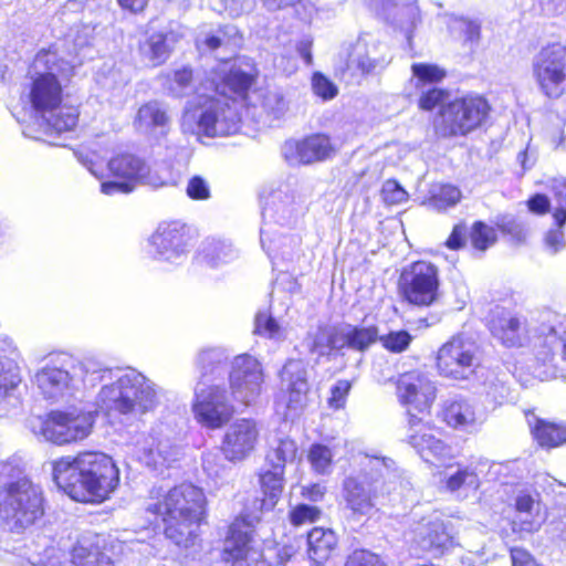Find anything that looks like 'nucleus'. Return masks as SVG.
<instances>
[{"mask_svg": "<svg viewBox=\"0 0 566 566\" xmlns=\"http://www.w3.org/2000/svg\"><path fill=\"white\" fill-rule=\"evenodd\" d=\"M223 63L212 78L211 94H200L191 102L182 116V129L208 137L228 136L239 129L240 108L253 81V67Z\"/></svg>", "mask_w": 566, "mask_h": 566, "instance_id": "f257e3e1", "label": "nucleus"}, {"mask_svg": "<svg viewBox=\"0 0 566 566\" xmlns=\"http://www.w3.org/2000/svg\"><path fill=\"white\" fill-rule=\"evenodd\" d=\"M80 368L86 386L103 384L96 406L108 416H142L158 402L156 385L136 369L113 370L92 359L82 361Z\"/></svg>", "mask_w": 566, "mask_h": 566, "instance_id": "f03ea898", "label": "nucleus"}, {"mask_svg": "<svg viewBox=\"0 0 566 566\" xmlns=\"http://www.w3.org/2000/svg\"><path fill=\"white\" fill-rule=\"evenodd\" d=\"M73 69L51 50L40 51L29 69V99L46 133L70 132L77 125V108L62 105V80L70 77Z\"/></svg>", "mask_w": 566, "mask_h": 566, "instance_id": "7ed1b4c3", "label": "nucleus"}, {"mask_svg": "<svg viewBox=\"0 0 566 566\" xmlns=\"http://www.w3.org/2000/svg\"><path fill=\"white\" fill-rule=\"evenodd\" d=\"M53 479L73 500L103 502L119 483V470L103 452H80L53 462Z\"/></svg>", "mask_w": 566, "mask_h": 566, "instance_id": "20e7f679", "label": "nucleus"}, {"mask_svg": "<svg viewBox=\"0 0 566 566\" xmlns=\"http://www.w3.org/2000/svg\"><path fill=\"white\" fill-rule=\"evenodd\" d=\"M205 504L201 489L182 483L163 493L151 490L146 512L159 517L167 538L181 547L195 545Z\"/></svg>", "mask_w": 566, "mask_h": 566, "instance_id": "39448f33", "label": "nucleus"}, {"mask_svg": "<svg viewBox=\"0 0 566 566\" xmlns=\"http://www.w3.org/2000/svg\"><path fill=\"white\" fill-rule=\"evenodd\" d=\"M360 465L363 473L347 476L343 481L342 495L345 506L354 516H365L374 510L379 479L394 470L395 461L381 455L366 454Z\"/></svg>", "mask_w": 566, "mask_h": 566, "instance_id": "423d86ee", "label": "nucleus"}, {"mask_svg": "<svg viewBox=\"0 0 566 566\" xmlns=\"http://www.w3.org/2000/svg\"><path fill=\"white\" fill-rule=\"evenodd\" d=\"M153 545L144 542L105 544L99 537L80 539L72 548L74 566H132L142 556L153 555Z\"/></svg>", "mask_w": 566, "mask_h": 566, "instance_id": "0eeeda50", "label": "nucleus"}, {"mask_svg": "<svg viewBox=\"0 0 566 566\" xmlns=\"http://www.w3.org/2000/svg\"><path fill=\"white\" fill-rule=\"evenodd\" d=\"M94 416L92 412L71 410L51 411L45 418H36L31 428L36 437L57 444H71L84 440L92 432Z\"/></svg>", "mask_w": 566, "mask_h": 566, "instance_id": "6e6552de", "label": "nucleus"}, {"mask_svg": "<svg viewBox=\"0 0 566 566\" xmlns=\"http://www.w3.org/2000/svg\"><path fill=\"white\" fill-rule=\"evenodd\" d=\"M0 514L10 527L32 525L43 515L41 490L27 479L9 484L0 496Z\"/></svg>", "mask_w": 566, "mask_h": 566, "instance_id": "1a4fd4ad", "label": "nucleus"}, {"mask_svg": "<svg viewBox=\"0 0 566 566\" xmlns=\"http://www.w3.org/2000/svg\"><path fill=\"white\" fill-rule=\"evenodd\" d=\"M108 171L114 178L122 181H103L101 191L104 195L129 193L136 185H146L154 188L166 185V178L158 171L151 170L148 164L140 157L123 153L112 157L107 164Z\"/></svg>", "mask_w": 566, "mask_h": 566, "instance_id": "9d476101", "label": "nucleus"}, {"mask_svg": "<svg viewBox=\"0 0 566 566\" xmlns=\"http://www.w3.org/2000/svg\"><path fill=\"white\" fill-rule=\"evenodd\" d=\"M490 111L488 102L478 95H467L448 103L440 111L434 127L442 137L464 136L476 129Z\"/></svg>", "mask_w": 566, "mask_h": 566, "instance_id": "9b49d317", "label": "nucleus"}, {"mask_svg": "<svg viewBox=\"0 0 566 566\" xmlns=\"http://www.w3.org/2000/svg\"><path fill=\"white\" fill-rule=\"evenodd\" d=\"M479 366V347L463 334L452 336L441 345L436 355L437 370L444 378L467 380Z\"/></svg>", "mask_w": 566, "mask_h": 566, "instance_id": "f8f14e48", "label": "nucleus"}, {"mask_svg": "<svg viewBox=\"0 0 566 566\" xmlns=\"http://www.w3.org/2000/svg\"><path fill=\"white\" fill-rule=\"evenodd\" d=\"M399 291L412 305L428 307L440 297V279L438 268L427 261L413 262L399 277Z\"/></svg>", "mask_w": 566, "mask_h": 566, "instance_id": "ddd939ff", "label": "nucleus"}, {"mask_svg": "<svg viewBox=\"0 0 566 566\" xmlns=\"http://www.w3.org/2000/svg\"><path fill=\"white\" fill-rule=\"evenodd\" d=\"M533 76L548 97H559L566 88V46L553 43L533 59Z\"/></svg>", "mask_w": 566, "mask_h": 566, "instance_id": "4468645a", "label": "nucleus"}, {"mask_svg": "<svg viewBox=\"0 0 566 566\" xmlns=\"http://www.w3.org/2000/svg\"><path fill=\"white\" fill-rule=\"evenodd\" d=\"M258 517L242 516L229 527L224 541L223 559L231 566H260L263 555L253 538L254 524Z\"/></svg>", "mask_w": 566, "mask_h": 566, "instance_id": "2eb2a0df", "label": "nucleus"}, {"mask_svg": "<svg viewBox=\"0 0 566 566\" xmlns=\"http://www.w3.org/2000/svg\"><path fill=\"white\" fill-rule=\"evenodd\" d=\"M281 379L284 391L277 397L275 408L285 419L293 420L306 406L308 384L306 365L301 359H290L283 366Z\"/></svg>", "mask_w": 566, "mask_h": 566, "instance_id": "dca6fc26", "label": "nucleus"}, {"mask_svg": "<svg viewBox=\"0 0 566 566\" xmlns=\"http://www.w3.org/2000/svg\"><path fill=\"white\" fill-rule=\"evenodd\" d=\"M229 380L231 395L237 402L244 407L255 403L264 382L261 363L247 354L237 356L232 361Z\"/></svg>", "mask_w": 566, "mask_h": 566, "instance_id": "f3484780", "label": "nucleus"}, {"mask_svg": "<svg viewBox=\"0 0 566 566\" xmlns=\"http://www.w3.org/2000/svg\"><path fill=\"white\" fill-rule=\"evenodd\" d=\"M305 196L297 185L286 184L272 190L262 209L264 226H290L302 213Z\"/></svg>", "mask_w": 566, "mask_h": 566, "instance_id": "a211bd4d", "label": "nucleus"}, {"mask_svg": "<svg viewBox=\"0 0 566 566\" xmlns=\"http://www.w3.org/2000/svg\"><path fill=\"white\" fill-rule=\"evenodd\" d=\"M507 469L509 463L490 462L488 459L480 458L468 465L459 464L455 470L448 467L441 484L451 493L462 489L478 490L481 485V476L499 480Z\"/></svg>", "mask_w": 566, "mask_h": 566, "instance_id": "6ab92c4d", "label": "nucleus"}, {"mask_svg": "<svg viewBox=\"0 0 566 566\" xmlns=\"http://www.w3.org/2000/svg\"><path fill=\"white\" fill-rule=\"evenodd\" d=\"M437 388L434 382L419 371L401 375L397 380V396L401 405L407 407L409 418L429 412L436 399Z\"/></svg>", "mask_w": 566, "mask_h": 566, "instance_id": "aec40b11", "label": "nucleus"}, {"mask_svg": "<svg viewBox=\"0 0 566 566\" xmlns=\"http://www.w3.org/2000/svg\"><path fill=\"white\" fill-rule=\"evenodd\" d=\"M193 412L202 426L217 429L229 421L233 415V408L227 400L224 389L214 386L197 387Z\"/></svg>", "mask_w": 566, "mask_h": 566, "instance_id": "412c9836", "label": "nucleus"}, {"mask_svg": "<svg viewBox=\"0 0 566 566\" xmlns=\"http://www.w3.org/2000/svg\"><path fill=\"white\" fill-rule=\"evenodd\" d=\"M408 535L422 552H429L434 556L443 554L454 544L449 526L436 513L422 517Z\"/></svg>", "mask_w": 566, "mask_h": 566, "instance_id": "4be33fe9", "label": "nucleus"}, {"mask_svg": "<svg viewBox=\"0 0 566 566\" xmlns=\"http://www.w3.org/2000/svg\"><path fill=\"white\" fill-rule=\"evenodd\" d=\"M189 241L185 224L178 221L160 223L149 238V253L157 259L175 262L187 254Z\"/></svg>", "mask_w": 566, "mask_h": 566, "instance_id": "5701e85b", "label": "nucleus"}, {"mask_svg": "<svg viewBox=\"0 0 566 566\" xmlns=\"http://www.w3.org/2000/svg\"><path fill=\"white\" fill-rule=\"evenodd\" d=\"M407 442L427 462H444L453 458L452 448L437 438L423 417L411 416L408 421Z\"/></svg>", "mask_w": 566, "mask_h": 566, "instance_id": "b1692460", "label": "nucleus"}, {"mask_svg": "<svg viewBox=\"0 0 566 566\" xmlns=\"http://www.w3.org/2000/svg\"><path fill=\"white\" fill-rule=\"evenodd\" d=\"M259 438V429L252 420L241 419L227 429L221 452L230 462L244 460L254 449Z\"/></svg>", "mask_w": 566, "mask_h": 566, "instance_id": "393cba45", "label": "nucleus"}, {"mask_svg": "<svg viewBox=\"0 0 566 566\" xmlns=\"http://www.w3.org/2000/svg\"><path fill=\"white\" fill-rule=\"evenodd\" d=\"M490 331L505 347H523L530 343L526 319L506 308L493 312Z\"/></svg>", "mask_w": 566, "mask_h": 566, "instance_id": "a878e982", "label": "nucleus"}, {"mask_svg": "<svg viewBox=\"0 0 566 566\" xmlns=\"http://www.w3.org/2000/svg\"><path fill=\"white\" fill-rule=\"evenodd\" d=\"M514 514L511 525L514 533L532 534L542 527L546 520L542 502L537 493L520 491L514 497Z\"/></svg>", "mask_w": 566, "mask_h": 566, "instance_id": "bb28decb", "label": "nucleus"}, {"mask_svg": "<svg viewBox=\"0 0 566 566\" xmlns=\"http://www.w3.org/2000/svg\"><path fill=\"white\" fill-rule=\"evenodd\" d=\"M138 459L147 467L159 469L168 467L178 459L179 449L168 439L140 433L134 438Z\"/></svg>", "mask_w": 566, "mask_h": 566, "instance_id": "cd10ccee", "label": "nucleus"}, {"mask_svg": "<svg viewBox=\"0 0 566 566\" xmlns=\"http://www.w3.org/2000/svg\"><path fill=\"white\" fill-rule=\"evenodd\" d=\"M334 151L329 138L323 134L312 135L300 142H287L284 146V156L292 165L324 160Z\"/></svg>", "mask_w": 566, "mask_h": 566, "instance_id": "c85d7f7f", "label": "nucleus"}, {"mask_svg": "<svg viewBox=\"0 0 566 566\" xmlns=\"http://www.w3.org/2000/svg\"><path fill=\"white\" fill-rule=\"evenodd\" d=\"M34 384L48 399H59L70 394L74 387L70 371L56 365L48 364L34 376Z\"/></svg>", "mask_w": 566, "mask_h": 566, "instance_id": "c756f323", "label": "nucleus"}, {"mask_svg": "<svg viewBox=\"0 0 566 566\" xmlns=\"http://www.w3.org/2000/svg\"><path fill=\"white\" fill-rule=\"evenodd\" d=\"M178 41V35L171 30L154 31L146 34L139 44L142 57L150 65L163 64L169 56L172 45Z\"/></svg>", "mask_w": 566, "mask_h": 566, "instance_id": "7c9ffc66", "label": "nucleus"}, {"mask_svg": "<svg viewBox=\"0 0 566 566\" xmlns=\"http://www.w3.org/2000/svg\"><path fill=\"white\" fill-rule=\"evenodd\" d=\"M25 558L32 566H74L71 552L66 553L49 545V539L45 537L28 545Z\"/></svg>", "mask_w": 566, "mask_h": 566, "instance_id": "2f4dec72", "label": "nucleus"}, {"mask_svg": "<svg viewBox=\"0 0 566 566\" xmlns=\"http://www.w3.org/2000/svg\"><path fill=\"white\" fill-rule=\"evenodd\" d=\"M525 418L539 447L553 449L566 442V426L537 418L533 412H525Z\"/></svg>", "mask_w": 566, "mask_h": 566, "instance_id": "473e14b6", "label": "nucleus"}, {"mask_svg": "<svg viewBox=\"0 0 566 566\" xmlns=\"http://www.w3.org/2000/svg\"><path fill=\"white\" fill-rule=\"evenodd\" d=\"M260 240L271 260L276 258L290 260L294 250L300 245V239L277 233L271 226L261 228Z\"/></svg>", "mask_w": 566, "mask_h": 566, "instance_id": "72a5a7b5", "label": "nucleus"}, {"mask_svg": "<svg viewBox=\"0 0 566 566\" xmlns=\"http://www.w3.org/2000/svg\"><path fill=\"white\" fill-rule=\"evenodd\" d=\"M442 418L449 427L457 430H471L479 423L473 406L464 399L446 401Z\"/></svg>", "mask_w": 566, "mask_h": 566, "instance_id": "f704fd0d", "label": "nucleus"}, {"mask_svg": "<svg viewBox=\"0 0 566 566\" xmlns=\"http://www.w3.org/2000/svg\"><path fill=\"white\" fill-rule=\"evenodd\" d=\"M379 338V329L376 325L339 327V342L342 349L348 348L356 352H365Z\"/></svg>", "mask_w": 566, "mask_h": 566, "instance_id": "c9c22d12", "label": "nucleus"}, {"mask_svg": "<svg viewBox=\"0 0 566 566\" xmlns=\"http://www.w3.org/2000/svg\"><path fill=\"white\" fill-rule=\"evenodd\" d=\"M168 123L166 108L156 101L140 106L134 120L135 128L144 134H155L157 129L163 132Z\"/></svg>", "mask_w": 566, "mask_h": 566, "instance_id": "e433bc0d", "label": "nucleus"}, {"mask_svg": "<svg viewBox=\"0 0 566 566\" xmlns=\"http://www.w3.org/2000/svg\"><path fill=\"white\" fill-rule=\"evenodd\" d=\"M199 256L207 265L218 268L235 260L238 251L228 240L208 238L201 244Z\"/></svg>", "mask_w": 566, "mask_h": 566, "instance_id": "4c0bfd02", "label": "nucleus"}, {"mask_svg": "<svg viewBox=\"0 0 566 566\" xmlns=\"http://www.w3.org/2000/svg\"><path fill=\"white\" fill-rule=\"evenodd\" d=\"M297 447L287 436L275 434L269 441V450L265 455L266 467L285 470V465L296 458Z\"/></svg>", "mask_w": 566, "mask_h": 566, "instance_id": "58836bf2", "label": "nucleus"}, {"mask_svg": "<svg viewBox=\"0 0 566 566\" xmlns=\"http://www.w3.org/2000/svg\"><path fill=\"white\" fill-rule=\"evenodd\" d=\"M308 555L316 563H324L336 548L337 538L332 530L313 528L307 535Z\"/></svg>", "mask_w": 566, "mask_h": 566, "instance_id": "ea45409f", "label": "nucleus"}, {"mask_svg": "<svg viewBox=\"0 0 566 566\" xmlns=\"http://www.w3.org/2000/svg\"><path fill=\"white\" fill-rule=\"evenodd\" d=\"M306 346L311 353L319 356L327 355L331 350H340L339 327L321 326L308 333Z\"/></svg>", "mask_w": 566, "mask_h": 566, "instance_id": "a19ab883", "label": "nucleus"}, {"mask_svg": "<svg viewBox=\"0 0 566 566\" xmlns=\"http://www.w3.org/2000/svg\"><path fill=\"white\" fill-rule=\"evenodd\" d=\"M284 471L270 468L260 474V484L263 494L266 499L263 500L262 505L271 509L279 500L284 488Z\"/></svg>", "mask_w": 566, "mask_h": 566, "instance_id": "79ce46f5", "label": "nucleus"}, {"mask_svg": "<svg viewBox=\"0 0 566 566\" xmlns=\"http://www.w3.org/2000/svg\"><path fill=\"white\" fill-rule=\"evenodd\" d=\"M261 107L270 122L282 118L287 109L286 101L281 90H269L262 95Z\"/></svg>", "mask_w": 566, "mask_h": 566, "instance_id": "37998d69", "label": "nucleus"}, {"mask_svg": "<svg viewBox=\"0 0 566 566\" xmlns=\"http://www.w3.org/2000/svg\"><path fill=\"white\" fill-rule=\"evenodd\" d=\"M549 189L555 205L553 211L555 224L563 227L566 223V179H553Z\"/></svg>", "mask_w": 566, "mask_h": 566, "instance_id": "c03bdc74", "label": "nucleus"}, {"mask_svg": "<svg viewBox=\"0 0 566 566\" xmlns=\"http://www.w3.org/2000/svg\"><path fill=\"white\" fill-rule=\"evenodd\" d=\"M461 199V191L452 185H442L437 191L432 192L429 199V206L442 211L454 207Z\"/></svg>", "mask_w": 566, "mask_h": 566, "instance_id": "a18cd8bd", "label": "nucleus"}, {"mask_svg": "<svg viewBox=\"0 0 566 566\" xmlns=\"http://www.w3.org/2000/svg\"><path fill=\"white\" fill-rule=\"evenodd\" d=\"M470 241L475 250L483 252L495 243L496 231L493 227H490L482 221H476L472 226Z\"/></svg>", "mask_w": 566, "mask_h": 566, "instance_id": "49530a36", "label": "nucleus"}, {"mask_svg": "<svg viewBox=\"0 0 566 566\" xmlns=\"http://www.w3.org/2000/svg\"><path fill=\"white\" fill-rule=\"evenodd\" d=\"M332 450L323 444H313L308 452V460L313 470L318 474H328L333 463Z\"/></svg>", "mask_w": 566, "mask_h": 566, "instance_id": "de8ad7c7", "label": "nucleus"}, {"mask_svg": "<svg viewBox=\"0 0 566 566\" xmlns=\"http://www.w3.org/2000/svg\"><path fill=\"white\" fill-rule=\"evenodd\" d=\"M237 34L234 27H226L219 30L218 34L207 35L203 40H197V46L200 49L205 45L208 50H216L221 46H237L240 42V38H233Z\"/></svg>", "mask_w": 566, "mask_h": 566, "instance_id": "09e8293b", "label": "nucleus"}, {"mask_svg": "<svg viewBox=\"0 0 566 566\" xmlns=\"http://www.w3.org/2000/svg\"><path fill=\"white\" fill-rule=\"evenodd\" d=\"M21 382L19 367L11 360L0 359V400Z\"/></svg>", "mask_w": 566, "mask_h": 566, "instance_id": "8fccbe9b", "label": "nucleus"}, {"mask_svg": "<svg viewBox=\"0 0 566 566\" xmlns=\"http://www.w3.org/2000/svg\"><path fill=\"white\" fill-rule=\"evenodd\" d=\"M254 332L271 339H281L284 337L283 328L270 314L265 312L256 314Z\"/></svg>", "mask_w": 566, "mask_h": 566, "instance_id": "3c124183", "label": "nucleus"}, {"mask_svg": "<svg viewBox=\"0 0 566 566\" xmlns=\"http://www.w3.org/2000/svg\"><path fill=\"white\" fill-rule=\"evenodd\" d=\"M411 71L417 78V86L427 83H438L446 76L444 70L436 64L415 63L411 66Z\"/></svg>", "mask_w": 566, "mask_h": 566, "instance_id": "603ef678", "label": "nucleus"}, {"mask_svg": "<svg viewBox=\"0 0 566 566\" xmlns=\"http://www.w3.org/2000/svg\"><path fill=\"white\" fill-rule=\"evenodd\" d=\"M226 458L223 453L221 454L218 451H208L203 454L202 458V468L205 472L213 478H222L229 470V465L226 463Z\"/></svg>", "mask_w": 566, "mask_h": 566, "instance_id": "864d4df0", "label": "nucleus"}, {"mask_svg": "<svg viewBox=\"0 0 566 566\" xmlns=\"http://www.w3.org/2000/svg\"><path fill=\"white\" fill-rule=\"evenodd\" d=\"M378 340L387 350L391 353H402L409 347L412 336L406 331H396L379 336Z\"/></svg>", "mask_w": 566, "mask_h": 566, "instance_id": "5fc2aeb1", "label": "nucleus"}, {"mask_svg": "<svg viewBox=\"0 0 566 566\" xmlns=\"http://www.w3.org/2000/svg\"><path fill=\"white\" fill-rule=\"evenodd\" d=\"M322 512L318 507L307 504L296 505L290 512V521L294 526H302L305 524L316 522Z\"/></svg>", "mask_w": 566, "mask_h": 566, "instance_id": "6e6d98bb", "label": "nucleus"}, {"mask_svg": "<svg viewBox=\"0 0 566 566\" xmlns=\"http://www.w3.org/2000/svg\"><path fill=\"white\" fill-rule=\"evenodd\" d=\"M363 49H365V43L363 42V39L359 38L355 45V51L358 53V56L353 59L350 63L355 65L363 74H370L379 66L382 61L370 57L368 53L364 55L361 53Z\"/></svg>", "mask_w": 566, "mask_h": 566, "instance_id": "4d7b16f0", "label": "nucleus"}, {"mask_svg": "<svg viewBox=\"0 0 566 566\" xmlns=\"http://www.w3.org/2000/svg\"><path fill=\"white\" fill-rule=\"evenodd\" d=\"M381 196L387 205H400L408 199V192L396 180L384 182Z\"/></svg>", "mask_w": 566, "mask_h": 566, "instance_id": "13d9d810", "label": "nucleus"}, {"mask_svg": "<svg viewBox=\"0 0 566 566\" xmlns=\"http://www.w3.org/2000/svg\"><path fill=\"white\" fill-rule=\"evenodd\" d=\"M191 84L192 71L184 67L174 73L169 91L176 96H182L191 88Z\"/></svg>", "mask_w": 566, "mask_h": 566, "instance_id": "bf43d9fd", "label": "nucleus"}, {"mask_svg": "<svg viewBox=\"0 0 566 566\" xmlns=\"http://www.w3.org/2000/svg\"><path fill=\"white\" fill-rule=\"evenodd\" d=\"M312 87L315 95L322 97L324 101L334 98L338 93L336 85L321 73L313 75Z\"/></svg>", "mask_w": 566, "mask_h": 566, "instance_id": "052dcab7", "label": "nucleus"}, {"mask_svg": "<svg viewBox=\"0 0 566 566\" xmlns=\"http://www.w3.org/2000/svg\"><path fill=\"white\" fill-rule=\"evenodd\" d=\"M345 566H386V564L378 555L363 549L353 552L348 556Z\"/></svg>", "mask_w": 566, "mask_h": 566, "instance_id": "680f3d73", "label": "nucleus"}, {"mask_svg": "<svg viewBox=\"0 0 566 566\" xmlns=\"http://www.w3.org/2000/svg\"><path fill=\"white\" fill-rule=\"evenodd\" d=\"M223 358V354L218 348H206L202 349L197 357V365L201 369L202 374H207L212 370L213 367L219 364Z\"/></svg>", "mask_w": 566, "mask_h": 566, "instance_id": "e2e57ef3", "label": "nucleus"}, {"mask_svg": "<svg viewBox=\"0 0 566 566\" xmlns=\"http://www.w3.org/2000/svg\"><path fill=\"white\" fill-rule=\"evenodd\" d=\"M448 98V92L441 88H430L423 92L419 98V107L423 111H431Z\"/></svg>", "mask_w": 566, "mask_h": 566, "instance_id": "0e129e2a", "label": "nucleus"}, {"mask_svg": "<svg viewBox=\"0 0 566 566\" xmlns=\"http://www.w3.org/2000/svg\"><path fill=\"white\" fill-rule=\"evenodd\" d=\"M186 192L193 200H207L210 198V187L200 176H193L189 179Z\"/></svg>", "mask_w": 566, "mask_h": 566, "instance_id": "69168bd1", "label": "nucleus"}, {"mask_svg": "<svg viewBox=\"0 0 566 566\" xmlns=\"http://www.w3.org/2000/svg\"><path fill=\"white\" fill-rule=\"evenodd\" d=\"M350 387L352 385L348 380H338L332 388V396L328 400L329 406L334 409L344 407Z\"/></svg>", "mask_w": 566, "mask_h": 566, "instance_id": "338daca9", "label": "nucleus"}, {"mask_svg": "<svg viewBox=\"0 0 566 566\" xmlns=\"http://www.w3.org/2000/svg\"><path fill=\"white\" fill-rule=\"evenodd\" d=\"M455 22L457 28L464 33L467 41L476 43L480 40L481 25L479 22L467 18H460Z\"/></svg>", "mask_w": 566, "mask_h": 566, "instance_id": "774afa93", "label": "nucleus"}]
</instances>
